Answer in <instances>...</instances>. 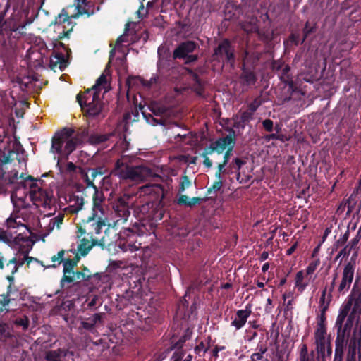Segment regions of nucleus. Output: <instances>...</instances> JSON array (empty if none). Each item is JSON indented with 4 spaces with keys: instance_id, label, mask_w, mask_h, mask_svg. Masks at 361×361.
<instances>
[{
    "instance_id": "6e6552de",
    "label": "nucleus",
    "mask_w": 361,
    "mask_h": 361,
    "mask_svg": "<svg viewBox=\"0 0 361 361\" xmlns=\"http://www.w3.org/2000/svg\"><path fill=\"white\" fill-rule=\"evenodd\" d=\"M21 177L24 178L22 175ZM25 186L29 185L30 188V190L29 192L30 199L33 202L34 204L37 207H46L47 205L50 204V199L48 196L47 192L42 188H39L36 183H34V178L27 176L25 178Z\"/></svg>"
},
{
    "instance_id": "393cba45",
    "label": "nucleus",
    "mask_w": 361,
    "mask_h": 361,
    "mask_svg": "<svg viewBox=\"0 0 361 361\" xmlns=\"http://www.w3.org/2000/svg\"><path fill=\"white\" fill-rule=\"evenodd\" d=\"M149 110L156 116H167L169 115V109L162 104L157 102H152L149 106Z\"/></svg>"
},
{
    "instance_id": "f8f14e48",
    "label": "nucleus",
    "mask_w": 361,
    "mask_h": 361,
    "mask_svg": "<svg viewBox=\"0 0 361 361\" xmlns=\"http://www.w3.org/2000/svg\"><path fill=\"white\" fill-rule=\"evenodd\" d=\"M214 61H218L220 63L228 61L233 64L234 61L233 53L228 41L224 40L215 49L212 56Z\"/></svg>"
},
{
    "instance_id": "2f4dec72",
    "label": "nucleus",
    "mask_w": 361,
    "mask_h": 361,
    "mask_svg": "<svg viewBox=\"0 0 361 361\" xmlns=\"http://www.w3.org/2000/svg\"><path fill=\"white\" fill-rule=\"evenodd\" d=\"M70 353L63 350H54L48 352L46 356L47 361H61L62 356H67Z\"/></svg>"
},
{
    "instance_id": "9d476101",
    "label": "nucleus",
    "mask_w": 361,
    "mask_h": 361,
    "mask_svg": "<svg viewBox=\"0 0 361 361\" xmlns=\"http://www.w3.org/2000/svg\"><path fill=\"white\" fill-rule=\"evenodd\" d=\"M356 256L357 252L354 253L350 261H349L346 264H345L343 267L341 274V279L338 286V292L340 294L343 295L346 293L351 286V284L354 279V274L356 267V262L355 260L353 259V257Z\"/></svg>"
},
{
    "instance_id": "1a4fd4ad",
    "label": "nucleus",
    "mask_w": 361,
    "mask_h": 361,
    "mask_svg": "<svg viewBox=\"0 0 361 361\" xmlns=\"http://www.w3.org/2000/svg\"><path fill=\"white\" fill-rule=\"evenodd\" d=\"M33 44L32 54L30 56V59H35L37 61V65H41L44 63L43 59L49 51L57 48L58 46L63 47L62 43L54 42L53 39L51 43L47 44L41 37H36L34 39Z\"/></svg>"
},
{
    "instance_id": "412c9836",
    "label": "nucleus",
    "mask_w": 361,
    "mask_h": 361,
    "mask_svg": "<svg viewBox=\"0 0 361 361\" xmlns=\"http://www.w3.org/2000/svg\"><path fill=\"white\" fill-rule=\"evenodd\" d=\"M81 173L87 183V186H92L95 191L97 190V188L94 185L93 181L97 176H102L104 171L102 169H88L86 171L81 170Z\"/></svg>"
},
{
    "instance_id": "4468645a",
    "label": "nucleus",
    "mask_w": 361,
    "mask_h": 361,
    "mask_svg": "<svg viewBox=\"0 0 361 361\" xmlns=\"http://www.w3.org/2000/svg\"><path fill=\"white\" fill-rule=\"evenodd\" d=\"M74 263L71 260H68L63 264V276L61 281L62 286H64L66 283H71L75 280H80L83 278V274L80 272H73V268Z\"/></svg>"
},
{
    "instance_id": "4be33fe9",
    "label": "nucleus",
    "mask_w": 361,
    "mask_h": 361,
    "mask_svg": "<svg viewBox=\"0 0 361 361\" xmlns=\"http://www.w3.org/2000/svg\"><path fill=\"white\" fill-rule=\"evenodd\" d=\"M157 82V78L152 77L149 80H145L139 76H130L126 80V84L129 87H133L135 85H142L147 88L151 87Z\"/></svg>"
},
{
    "instance_id": "603ef678",
    "label": "nucleus",
    "mask_w": 361,
    "mask_h": 361,
    "mask_svg": "<svg viewBox=\"0 0 361 361\" xmlns=\"http://www.w3.org/2000/svg\"><path fill=\"white\" fill-rule=\"evenodd\" d=\"M222 187V180L215 181L212 186L208 189V193L212 194V192H216Z\"/></svg>"
},
{
    "instance_id": "aec40b11",
    "label": "nucleus",
    "mask_w": 361,
    "mask_h": 361,
    "mask_svg": "<svg viewBox=\"0 0 361 361\" xmlns=\"http://www.w3.org/2000/svg\"><path fill=\"white\" fill-rule=\"evenodd\" d=\"M310 278L304 271L301 270L296 273L295 278V288L299 293H302L308 286Z\"/></svg>"
},
{
    "instance_id": "680f3d73",
    "label": "nucleus",
    "mask_w": 361,
    "mask_h": 361,
    "mask_svg": "<svg viewBox=\"0 0 361 361\" xmlns=\"http://www.w3.org/2000/svg\"><path fill=\"white\" fill-rule=\"evenodd\" d=\"M8 303L9 300L7 298H4V299L0 301V312H3L4 308L6 307Z\"/></svg>"
},
{
    "instance_id": "58836bf2",
    "label": "nucleus",
    "mask_w": 361,
    "mask_h": 361,
    "mask_svg": "<svg viewBox=\"0 0 361 361\" xmlns=\"http://www.w3.org/2000/svg\"><path fill=\"white\" fill-rule=\"evenodd\" d=\"M64 252L63 251L59 252L56 255L51 257V262L53 264L48 266L47 267H56L58 264H60L63 260Z\"/></svg>"
},
{
    "instance_id": "a18cd8bd",
    "label": "nucleus",
    "mask_w": 361,
    "mask_h": 361,
    "mask_svg": "<svg viewBox=\"0 0 361 361\" xmlns=\"http://www.w3.org/2000/svg\"><path fill=\"white\" fill-rule=\"evenodd\" d=\"M14 323L17 326H21L23 329H26L28 327L29 321L27 317H23L16 319Z\"/></svg>"
},
{
    "instance_id": "79ce46f5",
    "label": "nucleus",
    "mask_w": 361,
    "mask_h": 361,
    "mask_svg": "<svg viewBox=\"0 0 361 361\" xmlns=\"http://www.w3.org/2000/svg\"><path fill=\"white\" fill-rule=\"evenodd\" d=\"M142 114L146 119L147 122L152 126H157V125H162L163 121L161 118L160 119H156L151 116V115L147 116L145 112H142Z\"/></svg>"
},
{
    "instance_id": "864d4df0",
    "label": "nucleus",
    "mask_w": 361,
    "mask_h": 361,
    "mask_svg": "<svg viewBox=\"0 0 361 361\" xmlns=\"http://www.w3.org/2000/svg\"><path fill=\"white\" fill-rule=\"evenodd\" d=\"M136 13L140 19H142L143 18H145L147 16V9L145 8L142 2L141 3V5Z\"/></svg>"
},
{
    "instance_id": "3c124183",
    "label": "nucleus",
    "mask_w": 361,
    "mask_h": 361,
    "mask_svg": "<svg viewBox=\"0 0 361 361\" xmlns=\"http://www.w3.org/2000/svg\"><path fill=\"white\" fill-rule=\"evenodd\" d=\"M351 252V247H350L349 245H346L345 247H343L337 255L336 259L340 258V257H348Z\"/></svg>"
},
{
    "instance_id": "20e7f679",
    "label": "nucleus",
    "mask_w": 361,
    "mask_h": 361,
    "mask_svg": "<svg viewBox=\"0 0 361 361\" xmlns=\"http://www.w3.org/2000/svg\"><path fill=\"white\" fill-rule=\"evenodd\" d=\"M114 173L121 178L129 179L134 182L147 180L151 178H160L147 166H129L120 160H118L116 164Z\"/></svg>"
},
{
    "instance_id": "b1692460",
    "label": "nucleus",
    "mask_w": 361,
    "mask_h": 361,
    "mask_svg": "<svg viewBox=\"0 0 361 361\" xmlns=\"http://www.w3.org/2000/svg\"><path fill=\"white\" fill-rule=\"evenodd\" d=\"M316 344L317 353L321 357H325L331 355L330 340H316Z\"/></svg>"
},
{
    "instance_id": "4c0bfd02",
    "label": "nucleus",
    "mask_w": 361,
    "mask_h": 361,
    "mask_svg": "<svg viewBox=\"0 0 361 361\" xmlns=\"http://www.w3.org/2000/svg\"><path fill=\"white\" fill-rule=\"evenodd\" d=\"M108 267L111 271L128 268V267H127L122 261H111L109 264Z\"/></svg>"
},
{
    "instance_id": "72a5a7b5",
    "label": "nucleus",
    "mask_w": 361,
    "mask_h": 361,
    "mask_svg": "<svg viewBox=\"0 0 361 361\" xmlns=\"http://www.w3.org/2000/svg\"><path fill=\"white\" fill-rule=\"evenodd\" d=\"M360 343L356 340H351L349 343L348 361H355L357 350Z\"/></svg>"
},
{
    "instance_id": "0e129e2a",
    "label": "nucleus",
    "mask_w": 361,
    "mask_h": 361,
    "mask_svg": "<svg viewBox=\"0 0 361 361\" xmlns=\"http://www.w3.org/2000/svg\"><path fill=\"white\" fill-rule=\"evenodd\" d=\"M76 169L75 165L72 162H68L66 164V171L69 172L74 171Z\"/></svg>"
},
{
    "instance_id": "6ab92c4d",
    "label": "nucleus",
    "mask_w": 361,
    "mask_h": 361,
    "mask_svg": "<svg viewBox=\"0 0 361 361\" xmlns=\"http://www.w3.org/2000/svg\"><path fill=\"white\" fill-rule=\"evenodd\" d=\"M62 131L57 133L52 140L51 152L60 157H66V145L62 144Z\"/></svg>"
},
{
    "instance_id": "a19ab883",
    "label": "nucleus",
    "mask_w": 361,
    "mask_h": 361,
    "mask_svg": "<svg viewBox=\"0 0 361 361\" xmlns=\"http://www.w3.org/2000/svg\"><path fill=\"white\" fill-rule=\"evenodd\" d=\"M0 335L5 338L12 336L9 326L6 324H0Z\"/></svg>"
},
{
    "instance_id": "69168bd1",
    "label": "nucleus",
    "mask_w": 361,
    "mask_h": 361,
    "mask_svg": "<svg viewBox=\"0 0 361 361\" xmlns=\"http://www.w3.org/2000/svg\"><path fill=\"white\" fill-rule=\"evenodd\" d=\"M235 164L236 165L235 169L239 171L241 166L245 164V162L240 159L236 158L235 159Z\"/></svg>"
},
{
    "instance_id": "7ed1b4c3",
    "label": "nucleus",
    "mask_w": 361,
    "mask_h": 361,
    "mask_svg": "<svg viewBox=\"0 0 361 361\" xmlns=\"http://www.w3.org/2000/svg\"><path fill=\"white\" fill-rule=\"evenodd\" d=\"M26 208H22L16 212H13L11 214L10 217L6 220V225L9 230L17 229L14 233L20 231V233L15 237L14 240L17 244L20 245V251L23 254V259H18L17 257L13 258L10 260L9 263L7 264V267H11L12 274L16 273L18 270V266L23 265L25 261L28 263L32 259V257H27L29 251L32 249L33 243L28 239V238H24L23 233L25 231L27 230V227L25 224L26 219L23 216L25 214Z\"/></svg>"
},
{
    "instance_id": "dca6fc26",
    "label": "nucleus",
    "mask_w": 361,
    "mask_h": 361,
    "mask_svg": "<svg viewBox=\"0 0 361 361\" xmlns=\"http://www.w3.org/2000/svg\"><path fill=\"white\" fill-rule=\"evenodd\" d=\"M93 233H94V231L90 229L89 233L80 240L78 245V255L80 254L81 256H85L92 247L96 245L97 240L92 238Z\"/></svg>"
},
{
    "instance_id": "bb28decb",
    "label": "nucleus",
    "mask_w": 361,
    "mask_h": 361,
    "mask_svg": "<svg viewBox=\"0 0 361 361\" xmlns=\"http://www.w3.org/2000/svg\"><path fill=\"white\" fill-rule=\"evenodd\" d=\"M64 219V214L59 212L56 216L50 219L49 222L47 226V230L51 232L54 229H59Z\"/></svg>"
},
{
    "instance_id": "f257e3e1",
    "label": "nucleus",
    "mask_w": 361,
    "mask_h": 361,
    "mask_svg": "<svg viewBox=\"0 0 361 361\" xmlns=\"http://www.w3.org/2000/svg\"><path fill=\"white\" fill-rule=\"evenodd\" d=\"M93 207L92 215L88 217L85 228L94 231L95 234H99L101 229L106 225L115 226L117 224H121L126 221L129 215L128 207L126 205L124 199L120 198L118 202L120 205H116L114 208L116 214L119 219L113 221L110 216L109 209L104 203V195L102 192L96 190L93 195Z\"/></svg>"
},
{
    "instance_id": "cd10ccee",
    "label": "nucleus",
    "mask_w": 361,
    "mask_h": 361,
    "mask_svg": "<svg viewBox=\"0 0 361 361\" xmlns=\"http://www.w3.org/2000/svg\"><path fill=\"white\" fill-rule=\"evenodd\" d=\"M204 199L200 197L189 198L188 196L182 195L178 199V204L192 207L195 205L200 204Z\"/></svg>"
},
{
    "instance_id": "e433bc0d",
    "label": "nucleus",
    "mask_w": 361,
    "mask_h": 361,
    "mask_svg": "<svg viewBox=\"0 0 361 361\" xmlns=\"http://www.w3.org/2000/svg\"><path fill=\"white\" fill-rule=\"evenodd\" d=\"M283 302H284V305H285V310L286 311L291 310L292 308H293V305H292V301H293L292 293H284L283 295Z\"/></svg>"
},
{
    "instance_id": "8fccbe9b",
    "label": "nucleus",
    "mask_w": 361,
    "mask_h": 361,
    "mask_svg": "<svg viewBox=\"0 0 361 361\" xmlns=\"http://www.w3.org/2000/svg\"><path fill=\"white\" fill-rule=\"evenodd\" d=\"M77 1V8L80 14L87 13V11L85 9L86 6V0H76Z\"/></svg>"
},
{
    "instance_id": "473e14b6",
    "label": "nucleus",
    "mask_w": 361,
    "mask_h": 361,
    "mask_svg": "<svg viewBox=\"0 0 361 361\" xmlns=\"http://www.w3.org/2000/svg\"><path fill=\"white\" fill-rule=\"evenodd\" d=\"M243 82L246 85H253L256 81V76L251 71L244 68L243 73L241 76Z\"/></svg>"
},
{
    "instance_id": "c756f323",
    "label": "nucleus",
    "mask_w": 361,
    "mask_h": 361,
    "mask_svg": "<svg viewBox=\"0 0 361 361\" xmlns=\"http://www.w3.org/2000/svg\"><path fill=\"white\" fill-rule=\"evenodd\" d=\"M4 166H5V164H3L1 165V171H3V174L2 176L6 178V179H8L9 183H13L15 182H16L19 178H21L22 180H23L25 181V178H23L21 176H18V173L17 171L16 170H11L10 172L8 173H6L4 171ZM23 176L24 178H26L27 176H25V175L23 173H22L20 176Z\"/></svg>"
},
{
    "instance_id": "0eeeda50",
    "label": "nucleus",
    "mask_w": 361,
    "mask_h": 361,
    "mask_svg": "<svg viewBox=\"0 0 361 361\" xmlns=\"http://www.w3.org/2000/svg\"><path fill=\"white\" fill-rule=\"evenodd\" d=\"M140 193L152 196L156 204L157 212L154 218L161 219L163 218V208L165 205L164 198L165 190L160 184H147L140 188Z\"/></svg>"
},
{
    "instance_id": "c9c22d12",
    "label": "nucleus",
    "mask_w": 361,
    "mask_h": 361,
    "mask_svg": "<svg viewBox=\"0 0 361 361\" xmlns=\"http://www.w3.org/2000/svg\"><path fill=\"white\" fill-rule=\"evenodd\" d=\"M83 206L82 198H77L75 200V204L70 205L66 210L70 213H77L82 209Z\"/></svg>"
},
{
    "instance_id": "052dcab7",
    "label": "nucleus",
    "mask_w": 361,
    "mask_h": 361,
    "mask_svg": "<svg viewBox=\"0 0 361 361\" xmlns=\"http://www.w3.org/2000/svg\"><path fill=\"white\" fill-rule=\"evenodd\" d=\"M272 308H273L272 300L270 298H268L267 300V305L265 306L264 310L267 313H270L272 311Z\"/></svg>"
},
{
    "instance_id": "39448f33",
    "label": "nucleus",
    "mask_w": 361,
    "mask_h": 361,
    "mask_svg": "<svg viewBox=\"0 0 361 361\" xmlns=\"http://www.w3.org/2000/svg\"><path fill=\"white\" fill-rule=\"evenodd\" d=\"M77 100L82 111L90 116H96L102 112L103 106L99 92L87 90L83 94H78Z\"/></svg>"
},
{
    "instance_id": "7c9ffc66",
    "label": "nucleus",
    "mask_w": 361,
    "mask_h": 361,
    "mask_svg": "<svg viewBox=\"0 0 361 361\" xmlns=\"http://www.w3.org/2000/svg\"><path fill=\"white\" fill-rule=\"evenodd\" d=\"M140 243L136 245L132 240H129L126 242L122 243L121 241L118 243V247L123 252H133L134 251L138 250L140 247Z\"/></svg>"
},
{
    "instance_id": "37998d69",
    "label": "nucleus",
    "mask_w": 361,
    "mask_h": 361,
    "mask_svg": "<svg viewBox=\"0 0 361 361\" xmlns=\"http://www.w3.org/2000/svg\"><path fill=\"white\" fill-rule=\"evenodd\" d=\"M191 185L190 180L188 179L187 176H183L180 178V188L179 192H183L186 188H188Z\"/></svg>"
},
{
    "instance_id": "09e8293b",
    "label": "nucleus",
    "mask_w": 361,
    "mask_h": 361,
    "mask_svg": "<svg viewBox=\"0 0 361 361\" xmlns=\"http://www.w3.org/2000/svg\"><path fill=\"white\" fill-rule=\"evenodd\" d=\"M211 154H207V148L204 149V152L202 154V157L204 158L203 164L207 168L210 169L212 166V162L211 159L208 157Z\"/></svg>"
},
{
    "instance_id": "a878e982",
    "label": "nucleus",
    "mask_w": 361,
    "mask_h": 361,
    "mask_svg": "<svg viewBox=\"0 0 361 361\" xmlns=\"http://www.w3.org/2000/svg\"><path fill=\"white\" fill-rule=\"evenodd\" d=\"M317 319L316 338H324L326 333V314H319Z\"/></svg>"
},
{
    "instance_id": "774afa93",
    "label": "nucleus",
    "mask_w": 361,
    "mask_h": 361,
    "mask_svg": "<svg viewBox=\"0 0 361 361\" xmlns=\"http://www.w3.org/2000/svg\"><path fill=\"white\" fill-rule=\"evenodd\" d=\"M250 56L247 52L245 53V56L243 59V66L244 67L248 66L250 62Z\"/></svg>"
},
{
    "instance_id": "c85d7f7f",
    "label": "nucleus",
    "mask_w": 361,
    "mask_h": 361,
    "mask_svg": "<svg viewBox=\"0 0 361 361\" xmlns=\"http://www.w3.org/2000/svg\"><path fill=\"white\" fill-rule=\"evenodd\" d=\"M252 113L250 111H244L238 116H236L234 126L236 128L245 127V125L252 118Z\"/></svg>"
},
{
    "instance_id": "ea45409f",
    "label": "nucleus",
    "mask_w": 361,
    "mask_h": 361,
    "mask_svg": "<svg viewBox=\"0 0 361 361\" xmlns=\"http://www.w3.org/2000/svg\"><path fill=\"white\" fill-rule=\"evenodd\" d=\"M183 353L181 350H177L174 353L171 360L172 361H191V355H188L186 358L183 359Z\"/></svg>"
},
{
    "instance_id": "423d86ee",
    "label": "nucleus",
    "mask_w": 361,
    "mask_h": 361,
    "mask_svg": "<svg viewBox=\"0 0 361 361\" xmlns=\"http://www.w3.org/2000/svg\"><path fill=\"white\" fill-rule=\"evenodd\" d=\"M73 16H69L63 10L55 18L54 23L50 25L55 35H51L54 42H59L58 39L66 37L73 30V25L71 21Z\"/></svg>"
},
{
    "instance_id": "13d9d810",
    "label": "nucleus",
    "mask_w": 361,
    "mask_h": 361,
    "mask_svg": "<svg viewBox=\"0 0 361 361\" xmlns=\"http://www.w3.org/2000/svg\"><path fill=\"white\" fill-rule=\"evenodd\" d=\"M264 128L267 131H271L273 128V121L270 119H266L262 123Z\"/></svg>"
},
{
    "instance_id": "e2e57ef3",
    "label": "nucleus",
    "mask_w": 361,
    "mask_h": 361,
    "mask_svg": "<svg viewBox=\"0 0 361 361\" xmlns=\"http://www.w3.org/2000/svg\"><path fill=\"white\" fill-rule=\"evenodd\" d=\"M125 42H126V36L125 35L120 36L116 41V48L118 49L120 44Z\"/></svg>"
},
{
    "instance_id": "2eb2a0df",
    "label": "nucleus",
    "mask_w": 361,
    "mask_h": 361,
    "mask_svg": "<svg viewBox=\"0 0 361 361\" xmlns=\"http://www.w3.org/2000/svg\"><path fill=\"white\" fill-rule=\"evenodd\" d=\"M72 130L64 129L62 130V144L66 145V157L71 154L80 145L81 140L79 136H72Z\"/></svg>"
},
{
    "instance_id": "5701e85b",
    "label": "nucleus",
    "mask_w": 361,
    "mask_h": 361,
    "mask_svg": "<svg viewBox=\"0 0 361 361\" xmlns=\"http://www.w3.org/2000/svg\"><path fill=\"white\" fill-rule=\"evenodd\" d=\"M68 66V61L61 53H56L50 58V67L52 69L59 68L63 71Z\"/></svg>"
},
{
    "instance_id": "6e6d98bb",
    "label": "nucleus",
    "mask_w": 361,
    "mask_h": 361,
    "mask_svg": "<svg viewBox=\"0 0 361 361\" xmlns=\"http://www.w3.org/2000/svg\"><path fill=\"white\" fill-rule=\"evenodd\" d=\"M90 320V323H92V326H94L98 322H100L102 320V314H94L91 317L88 319Z\"/></svg>"
},
{
    "instance_id": "5fc2aeb1",
    "label": "nucleus",
    "mask_w": 361,
    "mask_h": 361,
    "mask_svg": "<svg viewBox=\"0 0 361 361\" xmlns=\"http://www.w3.org/2000/svg\"><path fill=\"white\" fill-rule=\"evenodd\" d=\"M243 28L245 31L247 32H255L257 30V27L255 23L250 24L249 25H247L245 23L243 24Z\"/></svg>"
},
{
    "instance_id": "4d7b16f0",
    "label": "nucleus",
    "mask_w": 361,
    "mask_h": 361,
    "mask_svg": "<svg viewBox=\"0 0 361 361\" xmlns=\"http://www.w3.org/2000/svg\"><path fill=\"white\" fill-rule=\"evenodd\" d=\"M207 345L206 344H204L203 342H201L196 348H195V351L198 353V354H200L201 353H206L207 351Z\"/></svg>"
},
{
    "instance_id": "c03bdc74",
    "label": "nucleus",
    "mask_w": 361,
    "mask_h": 361,
    "mask_svg": "<svg viewBox=\"0 0 361 361\" xmlns=\"http://www.w3.org/2000/svg\"><path fill=\"white\" fill-rule=\"evenodd\" d=\"M319 264V259L312 262L311 263L309 264V265L306 268L305 273L306 274H307L308 276L312 274L314 272V271L317 269Z\"/></svg>"
},
{
    "instance_id": "f3484780",
    "label": "nucleus",
    "mask_w": 361,
    "mask_h": 361,
    "mask_svg": "<svg viewBox=\"0 0 361 361\" xmlns=\"http://www.w3.org/2000/svg\"><path fill=\"white\" fill-rule=\"evenodd\" d=\"M335 279H336V276L333 279V281L331 283V287L329 293H327L326 287L324 288V289L322 291V294H321L319 301V310H320L319 314H326V312L329 308V304H330V302H331V298H332L331 292L334 289Z\"/></svg>"
},
{
    "instance_id": "f03ea898",
    "label": "nucleus",
    "mask_w": 361,
    "mask_h": 361,
    "mask_svg": "<svg viewBox=\"0 0 361 361\" xmlns=\"http://www.w3.org/2000/svg\"><path fill=\"white\" fill-rule=\"evenodd\" d=\"M361 314V289L353 288L341 305L335 326L337 338H349L353 321Z\"/></svg>"
},
{
    "instance_id": "ddd939ff",
    "label": "nucleus",
    "mask_w": 361,
    "mask_h": 361,
    "mask_svg": "<svg viewBox=\"0 0 361 361\" xmlns=\"http://www.w3.org/2000/svg\"><path fill=\"white\" fill-rule=\"evenodd\" d=\"M196 48V44L192 41H187L180 44L174 51V58H187L186 62H192L197 59L195 55H188Z\"/></svg>"
},
{
    "instance_id": "bf43d9fd",
    "label": "nucleus",
    "mask_w": 361,
    "mask_h": 361,
    "mask_svg": "<svg viewBox=\"0 0 361 361\" xmlns=\"http://www.w3.org/2000/svg\"><path fill=\"white\" fill-rule=\"evenodd\" d=\"M359 240H360V238L357 236H356L355 238L352 239L347 245H349L350 247H351V250H352L357 246Z\"/></svg>"
},
{
    "instance_id": "9b49d317",
    "label": "nucleus",
    "mask_w": 361,
    "mask_h": 361,
    "mask_svg": "<svg viewBox=\"0 0 361 361\" xmlns=\"http://www.w3.org/2000/svg\"><path fill=\"white\" fill-rule=\"evenodd\" d=\"M234 145V136L230 134L212 142L209 147H207V154H213L214 152H216L218 154H221L226 151L225 152H229L231 154Z\"/></svg>"
},
{
    "instance_id": "de8ad7c7",
    "label": "nucleus",
    "mask_w": 361,
    "mask_h": 361,
    "mask_svg": "<svg viewBox=\"0 0 361 361\" xmlns=\"http://www.w3.org/2000/svg\"><path fill=\"white\" fill-rule=\"evenodd\" d=\"M230 159V152H225L224 155V162L222 164H219L218 166V171L219 172L224 173L225 172L224 167L228 162V160Z\"/></svg>"
},
{
    "instance_id": "49530a36",
    "label": "nucleus",
    "mask_w": 361,
    "mask_h": 361,
    "mask_svg": "<svg viewBox=\"0 0 361 361\" xmlns=\"http://www.w3.org/2000/svg\"><path fill=\"white\" fill-rule=\"evenodd\" d=\"M107 140L106 135H92L90 137V142L92 144H98Z\"/></svg>"
},
{
    "instance_id": "f704fd0d",
    "label": "nucleus",
    "mask_w": 361,
    "mask_h": 361,
    "mask_svg": "<svg viewBox=\"0 0 361 361\" xmlns=\"http://www.w3.org/2000/svg\"><path fill=\"white\" fill-rule=\"evenodd\" d=\"M102 88H106V75L104 74H102L100 77L97 80L95 85L90 90L98 92Z\"/></svg>"
},
{
    "instance_id": "a211bd4d",
    "label": "nucleus",
    "mask_w": 361,
    "mask_h": 361,
    "mask_svg": "<svg viewBox=\"0 0 361 361\" xmlns=\"http://www.w3.org/2000/svg\"><path fill=\"white\" fill-rule=\"evenodd\" d=\"M251 313V305L248 304L245 306L244 310L237 311L235 319L232 322V325L237 329H240L245 324Z\"/></svg>"
},
{
    "instance_id": "338daca9",
    "label": "nucleus",
    "mask_w": 361,
    "mask_h": 361,
    "mask_svg": "<svg viewBox=\"0 0 361 361\" xmlns=\"http://www.w3.org/2000/svg\"><path fill=\"white\" fill-rule=\"evenodd\" d=\"M265 352V350H263L261 353H254L252 355V360H259L262 359V354L264 353Z\"/></svg>"
}]
</instances>
